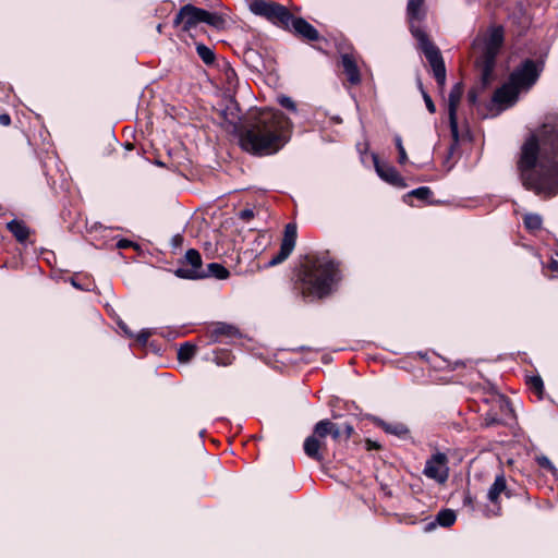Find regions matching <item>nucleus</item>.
Returning a JSON list of instances; mask_svg holds the SVG:
<instances>
[{"label": "nucleus", "mask_w": 558, "mask_h": 558, "mask_svg": "<svg viewBox=\"0 0 558 558\" xmlns=\"http://www.w3.org/2000/svg\"><path fill=\"white\" fill-rule=\"evenodd\" d=\"M290 29H293L296 35L311 41L317 40L319 38L317 29L302 17H294L292 15Z\"/></svg>", "instance_id": "obj_14"}, {"label": "nucleus", "mask_w": 558, "mask_h": 558, "mask_svg": "<svg viewBox=\"0 0 558 558\" xmlns=\"http://www.w3.org/2000/svg\"><path fill=\"white\" fill-rule=\"evenodd\" d=\"M536 461L541 468L548 470L554 476H557L558 470L546 456H537Z\"/></svg>", "instance_id": "obj_30"}, {"label": "nucleus", "mask_w": 558, "mask_h": 558, "mask_svg": "<svg viewBox=\"0 0 558 558\" xmlns=\"http://www.w3.org/2000/svg\"><path fill=\"white\" fill-rule=\"evenodd\" d=\"M422 94H423V98H424L426 108L428 109V111L430 113H435L436 107H435L430 96L426 92H424V90H422Z\"/></svg>", "instance_id": "obj_34"}, {"label": "nucleus", "mask_w": 558, "mask_h": 558, "mask_svg": "<svg viewBox=\"0 0 558 558\" xmlns=\"http://www.w3.org/2000/svg\"><path fill=\"white\" fill-rule=\"evenodd\" d=\"M506 487H507V485H506L505 476L498 475L495 478V482L493 483V485L488 489V494H487L488 499L492 502L496 504L498 501L500 494L506 490Z\"/></svg>", "instance_id": "obj_19"}, {"label": "nucleus", "mask_w": 558, "mask_h": 558, "mask_svg": "<svg viewBox=\"0 0 558 558\" xmlns=\"http://www.w3.org/2000/svg\"><path fill=\"white\" fill-rule=\"evenodd\" d=\"M151 333L149 331H142L138 336H137V340L142 343H146L147 339L149 338Z\"/></svg>", "instance_id": "obj_38"}, {"label": "nucleus", "mask_w": 558, "mask_h": 558, "mask_svg": "<svg viewBox=\"0 0 558 558\" xmlns=\"http://www.w3.org/2000/svg\"><path fill=\"white\" fill-rule=\"evenodd\" d=\"M184 260L191 267H179L175 270V275L183 279H203L205 276V269L202 267V257L198 251L191 248L185 253Z\"/></svg>", "instance_id": "obj_11"}, {"label": "nucleus", "mask_w": 558, "mask_h": 558, "mask_svg": "<svg viewBox=\"0 0 558 558\" xmlns=\"http://www.w3.org/2000/svg\"><path fill=\"white\" fill-rule=\"evenodd\" d=\"M157 31H158L159 33L161 32V25H160V24L157 26Z\"/></svg>", "instance_id": "obj_46"}, {"label": "nucleus", "mask_w": 558, "mask_h": 558, "mask_svg": "<svg viewBox=\"0 0 558 558\" xmlns=\"http://www.w3.org/2000/svg\"><path fill=\"white\" fill-rule=\"evenodd\" d=\"M196 347L190 342L181 344L178 350V360L182 363L189 362L195 354Z\"/></svg>", "instance_id": "obj_23"}, {"label": "nucleus", "mask_w": 558, "mask_h": 558, "mask_svg": "<svg viewBox=\"0 0 558 558\" xmlns=\"http://www.w3.org/2000/svg\"><path fill=\"white\" fill-rule=\"evenodd\" d=\"M278 101H279V104L282 107H284V108H287V109H289L291 111H295L296 110L294 101L290 97H288V96H280L278 98Z\"/></svg>", "instance_id": "obj_33"}, {"label": "nucleus", "mask_w": 558, "mask_h": 558, "mask_svg": "<svg viewBox=\"0 0 558 558\" xmlns=\"http://www.w3.org/2000/svg\"><path fill=\"white\" fill-rule=\"evenodd\" d=\"M196 52H197L198 57L206 64H211L215 61V53H214V51L209 47H207V46H205L203 44H197L196 45Z\"/></svg>", "instance_id": "obj_25"}, {"label": "nucleus", "mask_w": 558, "mask_h": 558, "mask_svg": "<svg viewBox=\"0 0 558 558\" xmlns=\"http://www.w3.org/2000/svg\"><path fill=\"white\" fill-rule=\"evenodd\" d=\"M374 163L376 172L383 180L397 186L404 185L403 179L392 166L380 163L376 157L374 158Z\"/></svg>", "instance_id": "obj_15"}, {"label": "nucleus", "mask_w": 558, "mask_h": 558, "mask_svg": "<svg viewBox=\"0 0 558 558\" xmlns=\"http://www.w3.org/2000/svg\"><path fill=\"white\" fill-rule=\"evenodd\" d=\"M330 432V435L331 437L335 439V440H339L341 437H342V430L340 429V427L332 423V428L329 429Z\"/></svg>", "instance_id": "obj_35"}, {"label": "nucleus", "mask_w": 558, "mask_h": 558, "mask_svg": "<svg viewBox=\"0 0 558 558\" xmlns=\"http://www.w3.org/2000/svg\"><path fill=\"white\" fill-rule=\"evenodd\" d=\"M72 284L76 288H80L78 283H76L74 280L72 281Z\"/></svg>", "instance_id": "obj_45"}, {"label": "nucleus", "mask_w": 558, "mask_h": 558, "mask_svg": "<svg viewBox=\"0 0 558 558\" xmlns=\"http://www.w3.org/2000/svg\"><path fill=\"white\" fill-rule=\"evenodd\" d=\"M524 226L530 231H537L542 227V217L537 214H527L524 217Z\"/></svg>", "instance_id": "obj_26"}, {"label": "nucleus", "mask_w": 558, "mask_h": 558, "mask_svg": "<svg viewBox=\"0 0 558 558\" xmlns=\"http://www.w3.org/2000/svg\"><path fill=\"white\" fill-rule=\"evenodd\" d=\"M130 245V242L128 240H121L118 243V246L121 248L128 247Z\"/></svg>", "instance_id": "obj_44"}, {"label": "nucleus", "mask_w": 558, "mask_h": 558, "mask_svg": "<svg viewBox=\"0 0 558 558\" xmlns=\"http://www.w3.org/2000/svg\"><path fill=\"white\" fill-rule=\"evenodd\" d=\"M549 268L553 271H558V262L557 260H551L550 264H549Z\"/></svg>", "instance_id": "obj_43"}, {"label": "nucleus", "mask_w": 558, "mask_h": 558, "mask_svg": "<svg viewBox=\"0 0 558 558\" xmlns=\"http://www.w3.org/2000/svg\"><path fill=\"white\" fill-rule=\"evenodd\" d=\"M173 23L182 25L184 32H191L203 23L216 29H222L226 26V19L219 13L185 4L177 13Z\"/></svg>", "instance_id": "obj_7"}, {"label": "nucleus", "mask_w": 558, "mask_h": 558, "mask_svg": "<svg viewBox=\"0 0 558 558\" xmlns=\"http://www.w3.org/2000/svg\"><path fill=\"white\" fill-rule=\"evenodd\" d=\"M296 236V226L294 223H288L284 228L279 253L268 262V266L279 265L291 255L295 247Z\"/></svg>", "instance_id": "obj_12"}, {"label": "nucleus", "mask_w": 558, "mask_h": 558, "mask_svg": "<svg viewBox=\"0 0 558 558\" xmlns=\"http://www.w3.org/2000/svg\"><path fill=\"white\" fill-rule=\"evenodd\" d=\"M183 238L180 234H177L172 238L174 245H179L182 242Z\"/></svg>", "instance_id": "obj_42"}, {"label": "nucleus", "mask_w": 558, "mask_h": 558, "mask_svg": "<svg viewBox=\"0 0 558 558\" xmlns=\"http://www.w3.org/2000/svg\"><path fill=\"white\" fill-rule=\"evenodd\" d=\"M407 12L411 33L418 41L420 49L432 68L438 87L442 90L446 85V66L440 50L429 40L427 34L418 25H415V22H421L425 16L424 0H409Z\"/></svg>", "instance_id": "obj_3"}, {"label": "nucleus", "mask_w": 558, "mask_h": 558, "mask_svg": "<svg viewBox=\"0 0 558 558\" xmlns=\"http://www.w3.org/2000/svg\"><path fill=\"white\" fill-rule=\"evenodd\" d=\"M248 8L254 14L264 16L282 28L290 29L292 14L284 5L268 0H253Z\"/></svg>", "instance_id": "obj_9"}, {"label": "nucleus", "mask_w": 558, "mask_h": 558, "mask_svg": "<svg viewBox=\"0 0 558 558\" xmlns=\"http://www.w3.org/2000/svg\"><path fill=\"white\" fill-rule=\"evenodd\" d=\"M341 64L349 82L353 85L359 84L361 82V75L353 56L348 53L342 54Z\"/></svg>", "instance_id": "obj_16"}, {"label": "nucleus", "mask_w": 558, "mask_h": 558, "mask_svg": "<svg viewBox=\"0 0 558 558\" xmlns=\"http://www.w3.org/2000/svg\"><path fill=\"white\" fill-rule=\"evenodd\" d=\"M457 515L451 509H444L438 512L436 521L439 525L448 527L456 522Z\"/></svg>", "instance_id": "obj_22"}, {"label": "nucleus", "mask_w": 558, "mask_h": 558, "mask_svg": "<svg viewBox=\"0 0 558 558\" xmlns=\"http://www.w3.org/2000/svg\"><path fill=\"white\" fill-rule=\"evenodd\" d=\"M504 44V28L492 26L485 34H478L473 40L472 48L478 53L477 63L482 69V80L488 84L495 68V60Z\"/></svg>", "instance_id": "obj_6"}, {"label": "nucleus", "mask_w": 558, "mask_h": 558, "mask_svg": "<svg viewBox=\"0 0 558 558\" xmlns=\"http://www.w3.org/2000/svg\"><path fill=\"white\" fill-rule=\"evenodd\" d=\"M239 217L242 219V220H250L251 218L254 217V211L252 209H243L240 211L239 214Z\"/></svg>", "instance_id": "obj_36"}, {"label": "nucleus", "mask_w": 558, "mask_h": 558, "mask_svg": "<svg viewBox=\"0 0 558 558\" xmlns=\"http://www.w3.org/2000/svg\"><path fill=\"white\" fill-rule=\"evenodd\" d=\"M230 276L229 270L218 263H210L205 269L204 278L214 277L217 279H227Z\"/></svg>", "instance_id": "obj_21"}, {"label": "nucleus", "mask_w": 558, "mask_h": 558, "mask_svg": "<svg viewBox=\"0 0 558 558\" xmlns=\"http://www.w3.org/2000/svg\"><path fill=\"white\" fill-rule=\"evenodd\" d=\"M239 333L238 329L225 323L216 324L210 330L213 341H221L222 338H233Z\"/></svg>", "instance_id": "obj_17"}, {"label": "nucleus", "mask_w": 558, "mask_h": 558, "mask_svg": "<svg viewBox=\"0 0 558 558\" xmlns=\"http://www.w3.org/2000/svg\"><path fill=\"white\" fill-rule=\"evenodd\" d=\"M381 426L387 433L397 436H403L409 433L408 427L402 423H383Z\"/></svg>", "instance_id": "obj_27"}, {"label": "nucleus", "mask_w": 558, "mask_h": 558, "mask_svg": "<svg viewBox=\"0 0 558 558\" xmlns=\"http://www.w3.org/2000/svg\"><path fill=\"white\" fill-rule=\"evenodd\" d=\"M11 123V118L8 113L0 114V124L3 126H8Z\"/></svg>", "instance_id": "obj_37"}, {"label": "nucleus", "mask_w": 558, "mask_h": 558, "mask_svg": "<svg viewBox=\"0 0 558 558\" xmlns=\"http://www.w3.org/2000/svg\"><path fill=\"white\" fill-rule=\"evenodd\" d=\"M344 432H345V439H349L351 434L353 433V427L351 425H345Z\"/></svg>", "instance_id": "obj_41"}, {"label": "nucleus", "mask_w": 558, "mask_h": 558, "mask_svg": "<svg viewBox=\"0 0 558 558\" xmlns=\"http://www.w3.org/2000/svg\"><path fill=\"white\" fill-rule=\"evenodd\" d=\"M527 384H529L530 388L535 390L537 393H541L543 390V387H544L543 380L538 376L530 377Z\"/></svg>", "instance_id": "obj_32"}, {"label": "nucleus", "mask_w": 558, "mask_h": 558, "mask_svg": "<svg viewBox=\"0 0 558 558\" xmlns=\"http://www.w3.org/2000/svg\"><path fill=\"white\" fill-rule=\"evenodd\" d=\"M289 129L290 120L282 112L269 108L255 110L240 132V146L257 156L276 154L289 141Z\"/></svg>", "instance_id": "obj_2"}, {"label": "nucleus", "mask_w": 558, "mask_h": 558, "mask_svg": "<svg viewBox=\"0 0 558 558\" xmlns=\"http://www.w3.org/2000/svg\"><path fill=\"white\" fill-rule=\"evenodd\" d=\"M410 195L415 196L420 199H427L432 195V191L427 186H421L410 192Z\"/></svg>", "instance_id": "obj_31"}, {"label": "nucleus", "mask_w": 558, "mask_h": 558, "mask_svg": "<svg viewBox=\"0 0 558 558\" xmlns=\"http://www.w3.org/2000/svg\"><path fill=\"white\" fill-rule=\"evenodd\" d=\"M330 428H332V422H330L329 420H322L318 423H316L314 427V435L322 440L327 435H330Z\"/></svg>", "instance_id": "obj_24"}, {"label": "nucleus", "mask_w": 558, "mask_h": 558, "mask_svg": "<svg viewBox=\"0 0 558 558\" xmlns=\"http://www.w3.org/2000/svg\"><path fill=\"white\" fill-rule=\"evenodd\" d=\"M365 445L367 450L378 449L380 447L376 441H372L371 439H367Z\"/></svg>", "instance_id": "obj_39"}, {"label": "nucleus", "mask_w": 558, "mask_h": 558, "mask_svg": "<svg viewBox=\"0 0 558 558\" xmlns=\"http://www.w3.org/2000/svg\"><path fill=\"white\" fill-rule=\"evenodd\" d=\"M324 446L323 440H320L315 435H312L307 437L304 441V451L305 453L317 461H320L323 459L319 450Z\"/></svg>", "instance_id": "obj_18"}, {"label": "nucleus", "mask_w": 558, "mask_h": 558, "mask_svg": "<svg viewBox=\"0 0 558 558\" xmlns=\"http://www.w3.org/2000/svg\"><path fill=\"white\" fill-rule=\"evenodd\" d=\"M395 144L399 153L398 161L400 165H404L408 161V155L400 135L395 136Z\"/></svg>", "instance_id": "obj_29"}, {"label": "nucleus", "mask_w": 558, "mask_h": 558, "mask_svg": "<svg viewBox=\"0 0 558 558\" xmlns=\"http://www.w3.org/2000/svg\"><path fill=\"white\" fill-rule=\"evenodd\" d=\"M541 71L535 61L525 60L511 73L509 81L495 92L493 101L504 108L512 106L521 92L529 90L536 83Z\"/></svg>", "instance_id": "obj_5"}, {"label": "nucleus", "mask_w": 558, "mask_h": 558, "mask_svg": "<svg viewBox=\"0 0 558 558\" xmlns=\"http://www.w3.org/2000/svg\"><path fill=\"white\" fill-rule=\"evenodd\" d=\"M423 473L426 477L444 484L449 477L448 458L442 452L434 453L425 463Z\"/></svg>", "instance_id": "obj_10"}, {"label": "nucleus", "mask_w": 558, "mask_h": 558, "mask_svg": "<svg viewBox=\"0 0 558 558\" xmlns=\"http://www.w3.org/2000/svg\"><path fill=\"white\" fill-rule=\"evenodd\" d=\"M223 75H225L226 83H227L226 89L228 92H233L238 84V76H236L235 71L232 68L227 66L225 69Z\"/></svg>", "instance_id": "obj_28"}, {"label": "nucleus", "mask_w": 558, "mask_h": 558, "mask_svg": "<svg viewBox=\"0 0 558 558\" xmlns=\"http://www.w3.org/2000/svg\"><path fill=\"white\" fill-rule=\"evenodd\" d=\"M8 229L15 236L19 242H25L29 235L28 228L17 220H12L8 223Z\"/></svg>", "instance_id": "obj_20"}, {"label": "nucleus", "mask_w": 558, "mask_h": 558, "mask_svg": "<svg viewBox=\"0 0 558 558\" xmlns=\"http://www.w3.org/2000/svg\"><path fill=\"white\" fill-rule=\"evenodd\" d=\"M463 94V87L461 83H457L450 90L449 99H448V114H449V124L450 131L454 143H458L459 132H458V118L457 110L459 102L461 100Z\"/></svg>", "instance_id": "obj_13"}, {"label": "nucleus", "mask_w": 558, "mask_h": 558, "mask_svg": "<svg viewBox=\"0 0 558 558\" xmlns=\"http://www.w3.org/2000/svg\"><path fill=\"white\" fill-rule=\"evenodd\" d=\"M518 168L523 185L536 195L558 193V122L545 123L538 135L524 142Z\"/></svg>", "instance_id": "obj_1"}, {"label": "nucleus", "mask_w": 558, "mask_h": 558, "mask_svg": "<svg viewBox=\"0 0 558 558\" xmlns=\"http://www.w3.org/2000/svg\"><path fill=\"white\" fill-rule=\"evenodd\" d=\"M468 99L471 104H475L476 102V99H477V96H476V93L474 90H471L469 94H468Z\"/></svg>", "instance_id": "obj_40"}, {"label": "nucleus", "mask_w": 558, "mask_h": 558, "mask_svg": "<svg viewBox=\"0 0 558 558\" xmlns=\"http://www.w3.org/2000/svg\"><path fill=\"white\" fill-rule=\"evenodd\" d=\"M248 8L254 14L264 16L282 28L290 29L292 14L284 5L268 0H253Z\"/></svg>", "instance_id": "obj_8"}, {"label": "nucleus", "mask_w": 558, "mask_h": 558, "mask_svg": "<svg viewBox=\"0 0 558 558\" xmlns=\"http://www.w3.org/2000/svg\"><path fill=\"white\" fill-rule=\"evenodd\" d=\"M339 279V269L333 262L315 259L301 272V290L304 296L322 299L331 293Z\"/></svg>", "instance_id": "obj_4"}]
</instances>
